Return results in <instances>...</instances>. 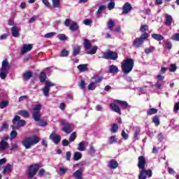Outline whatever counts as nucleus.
Returning <instances> with one entry per match:
<instances>
[{
	"label": "nucleus",
	"instance_id": "nucleus-42",
	"mask_svg": "<svg viewBox=\"0 0 179 179\" xmlns=\"http://www.w3.org/2000/svg\"><path fill=\"white\" fill-rule=\"evenodd\" d=\"M148 29H149V27L148 26V24H143L140 27V30L142 31V33H145Z\"/></svg>",
	"mask_w": 179,
	"mask_h": 179
},
{
	"label": "nucleus",
	"instance_id": "nucleus-53",
	"mask_svg": "<svg viewBox=\"0 0 179 179\" xmlns=\"http://www.w3.org/2000/svg\"><path fill=\"white\" fill-rule=\"evenodd\" d=\"M72 20H71V19H66L64 22V25L66 26V27H69V26H71V24H72Z\"/></svg>",
	"mask_w": 179,
	"mask_h": 179
},
{
	"label": "nucleus",
	"instance_id": "nucleus-24",
	"mask_svg": "<svg viewBox=\"0 0 179 179\" xmlns=\"http://www.w3.org/2000/svg\"><path fill=\"white\" fill-rule=\"evenodd\" d=\"M79 29V26H78V23L75 21L71 22V24L69 27V30L71 31H76Z\"/></svg>",
	"mask_w": 179,
	"mask_h": 179
},
{
	"label": "nucleus",
	"instance_id": "nucleus-26",
	"mask_svg": "<svg viewBox=\"0 0 179 179\" xmlns=\"http://www.w3.org/2000/svg\"><path fill=\"white\" fill-rule=\"evenodd\" d=\"M80 46L77 45L73 48V57H76L80 53Z\"/></svg>",
	"mask_w": 179,
	"mask_h": 179
},
{
	"label": "nucleus",
	"instance_id": "nucleus-49",
	"mask_svg": "<svg viewBox=\"0 0 179 179\" xmlns=\"http://www.w3.org/2000/svg\"><path fill=\"white\" fill-rule=\"evenodd\" d=\"M84 24H85L86 26H90V24H92V23H93V21L90 19H85L83 21Z\"/></svg>",
	"mask_w": 179,
	"mask_h": 179
},
{
	"label": "nucleus",
	"instance_id": "nucleus-1",
	"mask_svg": "<svg viewBox=\"0 0 179 179\" xmlns=\"http://www.w3.org/2000/svg\"><path fill=\"white\" fill-rule=\"evenodd\" d=\"M34 113H32V117L36 122H38L39 127H45L47 125V121L45 120H40L41 118V113H40V110H41V105H36L34 108Z\"/></svg>",
	"mask_w": 179,
	"mask_h": 179
},
{
	"label": "nucleus",
	"instance_id": "nucleus-13",
	"mask_svg": "<svg viewBox=\"0 0 179 179\" xmlns=\"http://www.w3.org/2000/svg\"><path fill=\"white\" fill-rule=\"evenodd\" d=\"M122 15H127V13H129L132 10V6L129 3H126L122 7Z\"/></svg>",
	"mask_w": 179,
	"mask_h": 179
},
{
	"label": "nucleus",
	"instance_id": "nucleus-19",
	"mask_svg": "<svg viewBox=\"0 0 179 179\" xmlns=\"http://www.w3.org/2000/svg\"><path fill=\"white\" fill-rule=\"evenodd\" d=\"M115 103L117 104H120L122 107H124V108H131V106L128 104V102L125 101H120V100H115Z\"/></svg>",
	"mask_w": 179,
	"mask_h": 179
},
{
	"label": "nucleus",
	"instance_id": "nucleus-63",
	"mask_svg": "<svg viewBox=\"0 0 179 179\" xmlns=\"http://www.w3.org/2000/svg\"><path fill=\"white\" fill-rule=\"evenodd\" d=\"M94 85H96L95 84V83H91L89 85H88V90H94Z\"/></svg>",
	"mask_w": 179,
	"mask_h": 179
},
{
	"label": "nucleus",
	"instance_id": "nucleus-44",
	"mask_svg": "<svg viewBox=\"0 0 179 179\" xmlns=\"http://www.w3.org/2000/svg\"><path fill=\"white\" fill-rule=\"evenodd\" d=\"M94 79L95 80V82H94V83H100V82H101V80H103V78L99 76H94Z\"/></svg>",
	"mask_w": 179,
	"mask_h": 179
},
{
	"label": "nucleus",
	"instance_id": "nucleus-35",
	"mask_svg": "<svg viewBox=\"0 0 179 179\" xmlns=\"http://www.w3.org/2000/svg\"><path fill=\"white\" fill-rule=\"evenodd\" d=\"M152 122H154L155 127H159V125H160V120L159 119V116L152 117Z\"/></svg>",
	"mask_w": 179,
	"mask_h": 179
},
{
	"label": "nucleus",
	"instance_id": "nucleus-2",
	"mask_svg": "<svg viewBox=\"0 0 179 179\" xmlns=\"http://www.w3.org/2000/svg\"><path fill=\"white\" fill-rule=\"evenodd\" d=\"M134 69V60L132 59L127 58L123 61L122 64V71L125 75H128L130 72H132Z\"/></svg>",
	"mask_w": 179,
	"mask_h": 179
},
{
	"label": "nucleus",
	"instance_id": "nucleus-64",
	"mask_svg": "<svg viewBox=\"0 0 179 179\" xmlns=\"http://www.w3.org/2000/svg\"><path fill=\"white\" fill-rule=\"evenodd\" d=\"M139 179H146V176L145 175L143 171H142L140 173Z\"/></svg>",
	"mask_w": 179,
	"mask_h": 179
},
{
	"label": "nucleus",
	"instance_id": "nucleus-38",
	"mask_svg": "<svg viewBox=\"0 0 179 179\" xmlns=\"http://www.w3.org/2000/svg\"><path fill=\"white\" fill-rule=\"evenodd\" d=\"M97 51V46H94L91 50H89L86 52V54L93 55V54H96V52Z\"/></svg>",
	"mask_w": 179,
	"mask_h": 179
},
{
	"label": "nucleus",
	"instance_id": "nucleus-17",
	"mask_svg": "<svg viewBox=\"0 0 179 179\" xmlns=\"http://www.w3.org/2000/svg\"><path fill=\"white\" fill-rule=\"evenodd\" d=\"M83 174V172L82 169H79L73 173V177L75 179H82Z\"/></svg>",
	"mask_w": 179,
	"mask_h": 179
},
{
	"label": "nucleus",
	"instance_id": "nucleus-4",
	"mask_svg": "<svg viewBox=\"0 0 179 179\" xmlns=\"http://www.w3.org/2000/svg\"><path fill=\"white\" fill-rule=\"evenodd\" d=\"M40 142V138L36 136L28 137L22 141V145L25 149H30L34 145H36Z\"/></svg>",
	"mask_w": 179,
	"mask_h": 179
},
{
	"label": "nucleus",
	"instance_id": "nucleus-36",
	"mask_svg": "<svg viewBox=\"0 0 179 179\" xmlns=\"http://www.w3.org/2000/svg\"><path fill=\"white\" fill-rule=\"evenodd\" d=\"M173 47V45L171 44V42L166 41L164 44V48H166V50H171V48Z\"/></svg>",
	"mask_w": 179,
	"mask_h": 179
},
{
	"label": "nucleus",
	"instance_id": "nucleus-5",
	"mask_svg": "<svg viewBox=\"0 0 179 179\" xmlns=\"http://www.w3.org/2000/svg\"><path fill=\"white\" fill-rule=\"evenodd\" d=\"M149 34L148 33H143L141 35L139 38H136L133 41V45L135 48H139L143 44V41L148 38Z\"/></svg>",
	"mask_w": 179,
	"mask_h": 179
},
{
	"label": "nucleus",
	"instance_id": "nucleus-34",
	"mask_svg": "<svg viewBox=\"0 0 179 179\" xmlns=\"http://www.w3.org/2000/svg\"><path fill=\"white\" fill-rule=\"evenodd\" d=\"M39 78H40V82H41L42 83H44V82H45V80L47 79V76L45 75V73H44V71H42L41 73Z\"/></svg>",
	"mask_w": 179,
	"mask_h": 179
},
{
	"label": "nucleus",
	"instance_id": "nucleus-30",
	"mask_svg": "<svg viewBox=\"0 0 179 179\" xmlns=\"http://www.w3.org/2000/svg\"><path fill=\"white\" fill-rule=\"evenodd\" d=\"M31 76H33V72L31 71H27L24 73V79L25 80H29Z\"/></svg>",
	"mask_w": 179,
	"mask_h": 179
},
{
	"label": "nucleus",
	"instance_id": "nucleus-14",
	"mask_svg": "<svg viewBox=\"0 0 179 179\" xmlns=\"http://www.w3.org/2000/svg\"><path fill=\"white\" fill-rule=\"evenodd\" d=\"M9 149V143L6 142L4 139L0 141V151L3 152V150H6Z\"/></svg>",
	"mask_w": 179,
	"mask_h": 179
},
{
	"label": "nucleus",
	"instance_id": "nucleus-31",
	"mask_svg": "<svg viewBox=\"0 0 179 179\" xmlns=\"http://www.w3.org/2000/svg\"><path fill=\"white\" fill-rule=\"evenodd\" d=\"M153 114H157V109L151 108L147 110V115H153Z\"/></svg>",
	"mask_w": 179,
	"mask_h": 179
},
{
	"label": "nucleus",
	"instance_id": "nucleus-56",
	"mask_svg": "<svg viewBox=\"0 0 179 179\" xmlns=\"http://www.w3.org/2000/svg\"><path fill=\"white\" fill-rule=\"evenodd\" d=\"M172 40L174 41H179V34H175L171 37Z\"/></svg>",
	"mask_w": 179,
	"mask_h": 179
},
{
	"label": "nucleus",
	"instance_id": "nucleus-23",
	"mask_svg": "<svg viewBox=\"0 0 179 179\" xmlns=\"http://www.w3.org/2000/svg\"><path fill=\"white\" fill-rule=\"evenodd\" d=\"M171 23H173V17H171L170 15H166L164 24L166 26H171Z\"/></svg>",
	"mask_w": 179,
	"mask_h": 179
},
{
	"label": "nucleus",
	"instance_id": "nucleus-37",
	"mask_svg": "<svg viewBox=\"0 0 179 179\" xmlns=\"http://www.w3.org/2000/svg\"><path fill=\"white\" fill-rule=\"evenodd\" d=\"M52 8H59L61 0H52Z\"/></svg>",
	"mask_w": 179,
	"mask_h": 179
},
{
	"label": "nucleus",
	"instance_id": "nucleus-43",
	"mask_svg": "<svg viewBox=\"0 0 179 179\" xmlns=\"http://www.w3.org/2000/svg\"><path fill=\"white\" fill-rule=\"evenodd\" d=\"M66 171H68V169H66V168H64V167H61L59 169V174L60 176H64V174H65V173H66Z\"/></svg>",
	"mask_w": 179,
	"mask_h": 179
},
{
	"label": "nucleus",
	"instance_id": "nucleus-45",
	"mask_svg": "<svg viewBox=\"0 0 179 179\" xmlns=\"http://www.w3.org/2000/svg\"><path fill=\"white\" fill-rule=\"evenodd\" d=\"M56 35H57L56 32H50L45 35V38H51V37H54V36H56Z\"/></svg>",
	"mask_w": 179,
	"mask_h": 179
},
{
	"label": "nucleus",
	"instance_id": "nucleus-54",
	"mask_svg": "<svg viewBox=\"0 0 179 179\" xmlns=\"http://www.w3.org/2000/svg\"><path fill=\"white\" fill-rule=\"evenodd\" d=\"M169 71L170 72H176L177 71V66L176 64H171Z\"/></svg>",
	"mask_w": 179,
	"mask_h": 179
},
{
	"label": "nucleus",
	"instance_id": "nucleus-25",
	"mask_svg": "<svg viewBox=\"0 0 179 179\" xmlns=\"http://www.w3.org/2000/svg\"><path fill=\"white\" fill-rule=\"evenodd\" d=\"M18 115H21L24 118H29L30 117V114L27 110H20L17 113Z\"/></svg>",
	"mask_w": 179,
	"mask_h": 179
},
{
	"label": "nucleus",
	"instance_id": "nucleus-58",
	"mask_svg": "<svg viewBox=\"0 0 179 179\" xmlns=\"http://www.w3.org/2000/svg\"><path fill=\"white\" fill-rule=\"evenodd\" d=\"M37 17H38L36 15H34L31 17V19H29V20L28 21V23H33L34 22H36V20H37Z\"/></svg>",
	"mask_w": 179,
	"mask_h": 179
},
{
	"label": "nucleus",
	"instance_id": "nucleus-32",
	"mask_svg": "<svg viewBox=\"0 0 179 179\" xmlns=\"http://www.w3.org/2000/svg\"><path fill=\"white\" fill-rule=\"evenodd\" d=\"M80 159H82V153H80L79 152H75L74 155H73V159L76 162H78V160H80Z\"/></svg>",
	"mask_w": 179,
	"mask_h": 179
},
{
	"label": "nucleus",
	"instance_id": "nucleus-22",
	"mask_svg": "<svg viewBox=\"0 0 179 179\" xmlns=\"http://www.w3.org/2000/svg\"><path fill=\"white\" fill-rule=\"evenodd\" d=\"M78 69L80 72H87L89 71V68H87V64H80L78 66Z\"/></svg>",
	"mask_w": 179,
	"mask_h": 179
},
{
	"label": "nucleus",
	"instance_id": "nucleus-29",
	"mask_svg": "<svg viewBox=\"0 0 179 179\" xmlns=\"http://www.w3.org/2000/svg\"><path fill=\"white\" fill-rule=\"evenodd\" d=\"M106 7L105 5H102L99 6L96 13V17H100V15L101 14V12H103V10L106 9Z\"/></svg>",
	"mask_w": 179,
	"mask_h": 179
},
{
	"label": "nucleus",
	"instance_id": "nucleus-21",
	"mask_svg": "<svg viewBox=\"0 0 179 179\" xmlns=\"http://www.w3.org/2000/svg\"><path fill=\"white\" fill-rule=\"evenodd\" d=\"M11 34L13 37H18L19 36V29L17 27L14 26L11 28Z\"/></svg>",
	"mask_w": 179,
	"mask_h": 179
},
{
	"label": "nucleus",
	"instance_id": "nucleus-11",
	"mask_svg": "<svg viewBox=\"0 0 179 179\" xmlns=\"http://www.w3.org/2000/svg\"><path fill=\"white\" fill-rule=\"evenodd\" d=\"M138 169H140V170H145V165L146 164V158L141 155L138 157Z\"/></svg>",
	"mask_w": 179,
	"mask_h": 179
},
{
	"label": "nucleus",
	"instance_id": "nucleus-51",
	"mask_svg": "<svg viewBox=\"0 0 179 179\" xmlns=\"http://www.w3.org/2000/svg\"><path fill=\"white\" fill-rule=\"evenodd\" d=\"M89 153H90V155H91V156H94V153H96V150H94V147H93L92 145L90 146Z\"/></svg>",
	"mask_w": 179,
	"mask_h": 179
},
{
	"label": "nucleus",
	"instance_id": "nucleus-33",
	"mask_svg": "<svg viewBox=\"0 0 179 179\" xmlns=\"http://www.w3.org/2000/svg\"><path fill=\"white\" fill-rule=\"evenodd\" d=\"M78 150H80V152H84V150H86L85 142L82 141L79 143Z\"/></svg>",
	"mask_w": 179,
	"mask_h": 179
},
{
	"label": "nucleus",
	"instance_id": "nucleus-10",
	"mask_svg": "<svg viewBox=\"0 0 179 179\" xmlns=\"http://www.w3.org/2000/svg\"><path fill=\"white\" fill-rule=\"evenodd\" d=\"M50 139H51L55 145H58L61 142V136L56 134L55 131H53L50 136Z\"/></svg>",
	"mask_w": 179,
	"mask_h": 179
},
{
	"label": "nucleus",
	"instance_id": "nucleus-12",
	"mask_svg": "<svg viewBox=\"0 0 179 179\" xmlns=\"http://www.w3.org/2000/svg\"><path fill=\"white\" fill-rule=\"evenodd\" d=\"M31 50H33V45L31 44H24L22 49L21 50V54L22 55H24V54H26V52H29V51H31Z\"/></svg>",
	"mask_w": 179,
	"mask_h": 179
},
{
	"label": "nucleus",
	"instance_id": "nucleus-52",
	"mask_svg": "<svg viewBox=\"0 0 179 179\" xmlns=\"http://www.w3.org/2000/svg\"><path fill=\"white\" fill-rule=\"evenodd\" d=\"M122 136L125 141H127V139H128V138L129 137L128 134H127L124 130L122 131Z\"/></svg>",
	"mask_w": 179,
	"mask_h": 179
},
{
	"label": "nucleus",
	"instance_id": "nucleus-9",
	"mask_svg": "<svg viewBox=\"0 0 179 179\" xmlns=\"http://www.w3.org/2000/svg\"><path fill=\"white\" fill-rule=\"evenodd\" d=\"M52 86H55V84L50 81H45V85L42 90L43 92L44 96H48V93H50V88L52 87Z\"/></svg>",
	"mask_w": 179,
	"mask_h": 179
},
{
	"label": "nucleus",
	"instance_id": "nucleus-41",
	"mask_svg": "<svg viewBox=\"0 0 179 179\" xmlns=\"http://www.w3.org/2000/svg\"><path fill=\"white\" fill-rule=\"evenodd\" d=\"M57 38H59V40H60L61 41H65L66 40H68V37L64 34L58 35Z\"/></svg>",
	"mask_w": 179,
	"mask_h": 179
},
{
	"label": "nucleus",
	"instance_id": "nucleus-15",
	"mask_svg": "<svg viewBox=\"0 0 179 179\" xmlns=\"http://www.w3.org/2000/svg\"><path fill=\"white\" fill-rule=\"evenodd\" d=\"M9 69H10V66H9V62H8L6 59L3 60L1 71L8 72Z\"/></svg>",
	"mask_w": 179,
	"mask_h": 179
},
{
	"label": "nucleus",
	"instance_id": "nucleus-47",
	"mask_svg": "<svg viewBox=\"0 0 179 179\" xmlns=\"http://www.w3.org/2000/svg\"><path fill=\"white\" fill-rule=\"evenodd\" d=\"M9 102L8 101H3L1 103H0V108H5V107H7V106H8Z\"/></svg>",
	"mask_w": 179,
	"mask_h": 179
},
{
	"label": "nucleus",
	"instance_id": "nucleus-20",
	"mask_svg": "<svg viewBox=\"0 0 179 179\" xmlns=\"http://www.w3.org/2000/svg\"><path fill=\"white\" fill-rule=\"evenodd\" d=\"M104 59H113V52L111 50H108L103 54V57Z\"/></svg>",
	"mask_w": 179,
	"mask_h": 179
},
{
	"label": "nucleus",
	"instance_id": "nucleus-48",
	"mask_svg": "<svg viewBox=\"0 0 179 179\" xmlns=\"http://www.w3.org/2000/svg\"><path fill=\"white\" fill-rule=\"evenodd\" d=\"M10 136L11 139H15V138L17 136V132H16V131L13 129V131L10 134Z\"/></svg>",
	"mask_w": 179,
	"mask_h": 179
},
{
	"label": "nucleus",
	"instance_id": "nucleus-46",
	"mask_svg": "<svg viewBox=\"0 0 179 179\" xmlns=\"http://www.w3.org/2000/svg\"><path fill=\"white\" fill-rule=\"evenodd\" d=\"M7 75H8L7 71H3L1 70V73H0L1 79H6Z\"/></svg>",
	"mask_w": 179,
	"mask_h": 179
},
{
	"label": "nucleus",
	"instance_id": "nucleus-59",
	"mask_svg": "<svg viewBox=\"0 0 179 179\" xmlns=\"http://www.w3.org/2000/svg\"><path fill=\"white\" fill-rule=\"evenodd\" d=\"M9 128V125L7 123H3L1 127L0 131H4V129H8Z\"/></svg>",
	"mask_w": 179,
	"mask_h": 179
},
{
	"label": "nucleus",
	"instance_id": "nucleus-57",
	"mask_svg": "<svg viewBox=\"0 0 179 179\" xmlns=\"http://www.w3.org/2000/svg\"><path fill=\"white\" fill-rule=\"evenodd\" d=\"M114 33H121V27L120 25H117L113 29Z\"/></svg>",
	"mask_w": 179,
	"mask_h": 179
},
{
	"label": "nucleus",
	"instance_id": "nucleus-8",
	"mask_svg": "<svg viewBox=\"0 0 179 179\" xmlns=\"http://www.w3.org/2000/svg\"><path fill=\"white\" fill-rule=\"evenodd\" d=\"M38 169H40L38 164L31 165L27 172L28 178H33L36 176V173L38 171Z\"/></svg>",
	"mask_w": 179,
	"mask_h": 179
},
{
	"label": "nucleus",
	"instance_id": "nucleus-16",
	"mask_svg": "<svg viewBox=\"0 0 179 179\" xmlns=\"http://www.w3.org/2000/svg\"><path fill=\"white\" fill-rule=\"evenodd\" d=\"M12 170H13V165L10 164H8L4 167V169L2 171V174H3V176H5V174H6V173H12Z\"/></svg>",
	"mask_w": 179,
	"mask_h": 179
},
{
	"label": "nucleus",
	"instance_id": "nucleus-50",
	"mask_svg": "<svg viewBox=\"0 0 179 179\" xmlns=\"http://www.w3.org/2000/svg\"><path fill=\"white\" fill-rule=\"evenodd\" d=\"M62 57H68L69 55V52L65 49H63L61 52Z\"/></svg>",
	"mask_w": 179,
	"mask_h": 179
},
{
	"label": "nucleus",
	"instance_id": "nucleus-3",
	"mask_svg": "<svg viewBox=\"0 0 179 179\" xmlns=\"http://www.w3.org/2000/svg\"><path fill=\"white\" fill-rule=\"evenodd\" d=\"M40 142V138L36 136L28 137L22 141V145L25 149H30L34 145H36Z\"/></svg>",
	"mask_w": 179,
	"mask_h": 179
},
{
	"label": "nucleus",
	"instance_id": "nucleus-28",
	"mask_svg": "<svg viewBox=\"0 0 179 179\" xmlns=\"http://www.w3.org/2000/svg\"><path fill=\"white\" fill-rule=\"evenodd\" d=\"M152 37L154 40H157V41H162V40H164V37H163V36L157 34H152Z\"/></svg>",
	"mask_w": 179,
	"mask_h": 179
},
{
	"label": "nucleus",
	"instance_id": "nucleus-39",
	"mask_svg": "<svg viewBox=\"0 0 179 179\" xmlns=\"http://www.w3.org/2000/svg\"><path fill=\"white\" fill-rule=\"evenodd\" d=\"M142 171L143 173H144V174L145 175V177H152L153 174L151 170L146 171L145 169H142Z\"/></svg>",
	"mask_w": 179,
	"mask_h": 179
},
{
	"label": "nucleus",
	"instance_id": "nucleus-61",
	"mask_svg": "<svg viewBox=\"0 0 179 179\" xmlns=\"http://www.w3.org/2000/svg\"><path fill=\"white\" fill-rule=\"evenodd\" d=\"M62 145L64 146H68L69 145V143H71V142L69 141V140H66V139H64L62 142Z\"/></svg>",
	"mask_w": 179,
	"mask_h": 179
},
{
	"label": "nucleus",
	"instance_id": "nucleus-6",
	"mask_svg": "<svg viewBox=\"0 0 179 179\" xmlns=\"http://www.w3.org/2000/svg\"><path fill=\"white\" fill-rule=\"evenodd\" d=\"M13 125L11 126V128L15 131V129H19L20 127H23L26 124V121L20 120V116L16 115L13 120Z\"/></svg>",
	"mask_w": 179,
	"mask_h": 179
},
{
	"label": "nucleus",
	"instance_id": "nucleus-40",
	"mask_svg": "<svg viewBox=\"0 0 179 179\" xmlns=\"http://www.w3.org/2000/svg\"><path fill=\"white\" fill-rule=\"evenodd\" d=\"M75 139H76V132H73L71 134V136L69 137V142L72 143V142L75 141Z\"/></svg>",
	"mask_w": 179,
	"mask_h": 179
},
{
	"label": "nucleus",
	"instance_id": "nucleus-27",
	"mask_svg": "<svg viewBox=\"0 0 179 179\" xmlns=\"http://www.w3.org/2000/svg\"><path fill=\"white\" fill-rule=\"evenodd\" d=\"M83 44L85 50H90V48H92V43L90 42V40L85 39Z\"/></svg>",
	"mask_w": 179,
	"mask_h": 179
},
{
	"label": "nucleus",
	"instance_id": "nucleus-7",
	"mask_svg": "<svg viewBox=\"0 0 179 179\" xmlns=\"http://www.w3.org/2000/svg\"><path fill=\"white\" fill-rule=\"evenodd\" d=\"M61 124L63 126L62 131H63V132H65V134H71V132L73 131V124H69L66 120H62Z\"/></svg>",
	"mask_w": 179,
	"mask_h": 179
},
{
	"label": "nucleus",
	"instance_id": "nucleus-18",
	"mask_svg": "<svg viewBox=\"0 0 179 179\" xmlns=\"http://www.w3.org/2000/svg\"><path fill=\"white\" fill-rule=\"evenodd\" d=\"M115 103L117 102H115V100H114L113 103V111L117 113V114H119V115H121V108H120V106H117Z\"/></svg>",
	"mask_w": 179,
	"mask_h": 179
},
{
	"label": "nucleus",
	"instance_id": "nucleus-55",
	"mask_svg": "<svg viewBox=\"0 0 179 179\" xmlns=\"http://www.w3.org/2000/svg\"><path fill=\"white\" fill-rule=\"evenodd\" d=\"M178 110H179V101L175 103L174 108H173L174 113H178Z\"/></svg>",
	"mask_w": 179,
	"mask_h": 179
},
{
	"label": "nucleus",
	"instance_id": "nucleus-60",
	"mask_svg": "<svg viewBox=\"0 0 179 179\" xmlns=\"http://www.w3.org/2000/svg\"><path fill=\"white\" fill-rule=\"evenodd\" d=\"M71 156H72V153H71V152H69V151H67L66 152V159L69 162V160H71Z\"/></svg>",
	"mask_w": 179,
	"mask_h": 179
},
{
	"label": "nucleus",
	"instance_id": "nucleus-62",
	"mask_svg": "<svg viewBox=\"0 0 179 179\" xmlns=\"http://www.w3.org/2000/svg\"><path fill=\"white\" fill-rule=\"evenodd\" d=\"M160 80H164V76L160 74L157 76V82H160Z\"/></svg>",
	"mask_w": 179,
	"mask_h": 179
}]
</instances>
